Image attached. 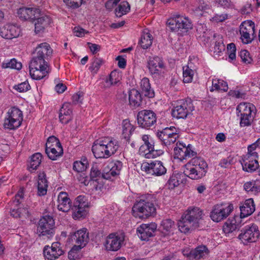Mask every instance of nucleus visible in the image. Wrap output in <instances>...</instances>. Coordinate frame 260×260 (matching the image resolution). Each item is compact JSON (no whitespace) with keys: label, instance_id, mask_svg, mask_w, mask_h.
Wrapping results in <instances>:
<instances>
[{"label":"nucleus","instance_id":"obj_14","mask_svg":"<svg viewBox=\"0 0 260 260\" xmlns=\"http://www.w3.org/2000/svg\"><path fill=\"white\" fill-rule=\"evenodd\" d=\"M124 240V236L122 234H110L106 239L105 248L109 251H116L121 247Z\"/></svg>","mask_w":260,"mask_h":260},{"label":"nucleus","instance_id":"obj_32","mask_svg":"<svg viewBox=\"0 0 260 260\" xmlns=\"http://www.w3.org/2000/svg\"><path fill=\"white\" fill-rule=\"evenodd\" d=\"M48 182L46 175L44 173H40L38 176V194L40 196H44L47 193Z\"/></svg>","mask_w":260,"mask_h":260},{"label":"nucleus","instance_id":"obj_59","mask_svg":"<svg viewBox=\"0 0 260 260\" xmlns=\"http://www.w3.org/2000/svg\"><path fill=\"white\" fill-rule=\"evenodd\" d=\"M72 114V106L70 103H64L60 109L59 115H71Z\"/></svg>","mask_w":260,"mask_h":260},{"label":"nucleus","instance_id":"obj_49","mask_svg":"<svg viewBox=\"0 0 260 260\" xmlns=\"http://www.w3.org/2000/svg\"><path fill=\"white\" fill-rule=\"evenodd\" d=\"M55 148L57 149H62L59 140L54 136H51L48 138L46 143L45 149Z\"/></svg>","mask_w":260,"mask_h":260},{"label":"nucleus","instance_id":"obj_52","mask_svg":"<svg viewBox=\"0 0 260 260\" xmlns=\"http://www.w3.org/2000/svg\"><path fill=\"white\" fill-rule=\"evenodd\" d=\"M71 209L73 211L72 216L75 219L83 218L87 214V210L85 208H81L72 206Z\"/></svg>","mask_w":260,"mask_h":260},{"label":"nucleus","instance_id":"obj_56","mask_svg":"<svg viewBox=\"0 0 260 260\" xmlns=\"http://www.w3.org/2000/svg\"><path fill=\"white\" fill-rule=\"evenodd\" d=\"M240 126L241 127H248L251 125L254 118V115L243 116L240 115Z\"/></svg>","mask_w":260,"mask_h":260},{"label":"nucleus","instance_id":"obj_36","mask_svg":"<svg viewBox=\"0 0 260 260\" xmlns=\"http://www.w3.org/2000/svg\"><path fill=\"white\" fill-rule=\"evenodd\" d=\"M153 38L152 35L149 32V31L145 30L143 31L140 44L144 49L148 48L152 45Z\"/></svg>","mask_w":260,"mask_h":260},{"label":"nucleus","instance_id":"obj_38","mask_svg":"<svg viewBox=\"0 0 260 260\" xmlns=\"http://www.w3.org/2000/svg\"><path fill=\"white\" fill-rule=\"evenodd\" d=\"M191 63L183 68V77L184 83H190L196 73V70L191 69Z\"/></svg>","mask_w":260,"mask_h":260},{"label":"nucleus","instance_id":"obj_53","mask_svg":"<svg viewBox=\"0 0 260 260\" xmlns=\"http://www.w3.org/2000/svg\"><path fill=\"white\" fill-rule=\"evenodd\" d=\"M2 68L4 69L10 68L16 70H20L22 68V64L20 62L13 58L10 60L4 61L2 63Z\"/></svg>","mask_w":260,"mask_h":260},{"label":"nucleus","instance_id":"obj_2","mask_svg":"<svg viewBox=\"0 0 260 260\" xmlns=\"http://www.w3.org/2000/svg\"><path fill=\"white\" fill-rule=\"evenodd\" d=\"M119 147L116 140L107 137L95 141L92 145V151L96 158H107L115 154Z\"/></svg>","mask_w":260,"mask_h":260},{"label":"nucleus","instance_id":"obj_61","mask_svg":"<svg viewBox=\"0 0 260 260\" xmlns=\"http://www.w3.org/2000/svg\"><path fill=\"white\" fill-rule=\"evenodd\" d=\"M241 59L246 63H250L252 61V58L250 56L249 53L247 50H241L239 54Z\"/></svg>","mask_w":260,"mask_h":260},{"label":"nucleus","instance_id":"obj_58","mask_svg":"<svg viewBox=\"0 0 260 260\" xmlns=\"http://www.w3.org/2000/svg\"><path fill=\"white\" fill-rule=\"evenodd\" d=\"M208 8V5L203 1H200L197 6L194 7L193 10L196 15L198 16H202L203 12Z\"/></svg>","mask_w":260,"mask_h":260},{"label":"nucleus","instance_id":"obj_15","mask_svg":"<svg viewBox=\"0 0 260 260\" xmlns=\"http://www.w3.org/2000/svg\"><path fill=\"white\" fill-rule=\"evenodd\" d=\"M157 137L166 146H169L176 142L179 134L175 127H166L157 133Z\"/></svg>","mask_w":260,"mask_h":260},{"label":"nucleus","instance_id":"obj_7","mask_svg":"<svg viewBox=\"0 0 260 260\" xmlns=\"http://www.w3.org/2000/svg\"><path fill=\"white\" fill-rule=\"evenodd\" d=\"M194 110L193 104L190 99L181 100L176 103L172 110L174 117L184 119Z\"/></svg>","mask_w":260,"mask_h":260},{"label":"nucleus","instance_id":"obj_13","mask_svg":"<svg viewBox=\"0 0 260 260\" xmlns=\"http://www.w3.org/2000/svg\"><path fill=\"white\" fill-rule=\"evenodd\" d=\"M54 221L50 216H44L41 218L37 228V233L39 236H47L48 238L54 234L53 227Z\"/></svg>","mask_w":260,"mask_h":260},{"label":"nucleus","instance_id":"obj_8","mask_svg":"<svg viewBox=\"0 0 260 260\" xmlns=\"http://www.w3.org/2000/svg\"><path fill=\"white\" fill-rule=\"evenodd\" d=\"M167 24L170 30L173 31H187L192 28L191 21L188 18L177 15L168 19Z\"/></svg>","mask_w":260,"mask_h":260},{"label":"nucleus","instance_id":"obj_48","mask_svg":"<svg viewBox=\"0 0 260 260\" xmlns=\"http://www.w3.org/2000/svg\"><path fill=\"white\" fill-rule=\"evenodd\" d=\"M45 152L48 157L52 160H56L63 154V149H57L55 148L45 149Z\"/></svg>","mask_w":260,"mask_h":260},{"label":"nucleus","instance_id":"obj_5","mask_svg":"<svg viewBox=\"0 0 260 260\" xmlns=\"http://www.w3.org/2000/svg\"><path fill=\"white\" fill-rule=\"evenodd\" d=\"M23 113L18 108L12 107L6 113L3 127L7 130H15L20 126L23 121Z\"/></svg>","mask_w":260,"mask_h":260},{"label":"nucleus","instance_id":"obj_57","mask_svg":"<svg viewBox=\"0 0 260 260\" xmlns=\"http://www.w3.org/2000/svg\"><path fill=\"white\" fill-rule=\"evenodd\" d=\"M179 176L180 175L177 174H173L172 176H170L167 184V186L169 189H174L175 187H177L179 185Z\"/></svg>","mask_w":260,"mask_h":260},{"label":"nucleus","instance_id":"obj_54","mask_svg":"<svg viewBox=\"0 0 260 260\" xmlns=\"http://www.w3.org/2000/svg\"><path fill=\"white\" fill-rule=\"evenodd\" d=\"M73 206L86 209L88 207L89 203L85 196L80 195L76 198Z\"/></svg>","mask_w":260,"mask_h":260},{"label":"nucleus","instance_id":"obj_3","mask_svg":"<svg viewBox=\"0 0 260 260\" xmlns=\"http://www.w3.org/2000/svg\"><path fill=\"white\" fill-rule=\"evenodd\" d=\"M208 165L201 157H194L184 166V175L191 179L198 180L205 176Z\"/></svg>","mask_w":260,"mask_h":260},{"label":"nucleus","instance_id":"obj_35","mask_svg":"<svg viewBox=\"0 0 260 260\" xmlns=\"http://www.w3.org/2000/svg\"><path fill=\"white\" fill-rule=\"evenodd\" d=\"M161 227L166 234H173L176 230V225L173 221L170 219H164L161 222Z\"/></svg>","mask_w":260,"mask_h":260},{"label":"nucleus","instance_id":"obj_44","mask_svg":"<svg viewBox=\"0 0 260 260\" xmlns=\"http://www.w3.org/2000/svg\"><path fill=\"white\" fill-rule=\"evenodd\" d=\"M104 61L102 58L94 57L93 59L90 66L89 67V70L93 76L98 73Z\"/></svg>","mask_w":260,"mask_h":260},{"label":"nucleus","instance_id":"obj_1","mask_svg":"<svg viewBox=\"0 0 260 260\" xmlns=\"http://www.w3.org/2000/svg\"><path fill=\"white\" fill-rule=\"evenodd\" d=\"M203 211L198 207H189L178 222L179 230L183 233H188L199 226L202 218Z\"/></svg>","mask_w":260,"mask_h":260},{"label":"nucleus","instance_id":"obj_19","mask_svg":"<svg viewBox=\"0 0 260 260\" xmlns=\"http://www.w3.org/2000/svg\"><path fill=\"white\" fill-rule=\"evenodd\" d=\"M70 240L73 244L77 246L79 249H82L85 246L89 240L87 230L83 228L77 231L70 236Z\"/></svg>","mask_w":260,"mask_h":260},{"label":"nucleus","instance_id":"obj_42","mask_svg":"<svg viewBox=\"0 0 260 260\" xmlns=\"http://www.w3.org/2000/svg\"><path fill=\"white\" fill-rule=\"evenodd\" d=\"M244 189L247 192L256 193L260 191V185L255 181H248L244 183Z\"/></svg>","mask_w":260,"mask_h":260},{"label":"nucleus","instance_id":"obj_28","mask_svg":"<svg viewBox=\"0 0 260 260\" xmlns=\"http://www.w3.org/2000/svg\"><path fill=\"white\" fill-rule=\"evenodd\" d=\"M50 72L49 67H29V74L35 80H40L47 76Z\"/></svg>","mask_w":260,"mask_h":260},{"label":"nucleus","instance_id":"obj_4","mask_svg":"<svg viewBox=\"0 0 260 260\" xmlns=\"http://www.w3.org/2000/svg\"><path fill=\"white\" fill-rule=\"evenodd\" d=\"M156 208L154 204L148 199L137 201L132 208L133 215L139 219H146L155 214Z\"/></svg>","mask_w":260,"mask_h":260},{"label":"nucleus","instance_id":"obj_21","mask_svg":"<svg viewBox=\"0 0 260 260\" xmlns=\"http://www.w3.org/2000/svg\"><path fill=\"white\" fill-rule=\"evenodd\" d=\"M157 225L155 223L142 224L137 229L138 236L142 240L146 241L154 235Z\"/></svg>","mask_w":260,"mask_h":260},{"label":"nucleus","instance_id":"obj_9","mask_svg":"<svg viewBox=\"0 0 260 260\" xmlns=\"http://www.w3.org/2000/svg\"><path fill=\"white\" fill-rule=\"evenodd\" d=\"M137 119L140 127L149 129L156 123V115L152 110H143L138 113Z\"/></svg>","mask_w":260,"mask_h":260},{"label":"nucleus","instance_id":"obj_29","mask_svg":"<svg viewBox=\"0 0 260 260\" xmlns=\"http://www.w3.org/2000/svg\"><path fill=\"white\" fill-rule=\"evenodd\" d=\"M237 110L240 115L243 116L255 115V107L251 103H240L237 107Z\"/></svg>","mask_w":260,"mask_h":260},{"label":"nucleus","instance_id":"obj_46","mask_svg":"<svg viewBox=\"0 0 260 260\" xmlns=\"http://www.w3.org/2000/svg\"><path fill=\"white\" fill-rule=\"evenodd\" d=\"M142 140L144 142V144L142 145L139 148V152H143V150L145 147L149 149H151L152 151V149H155L154 143L153 140L150 138V136L147 135H144L142 136Z\"/></svg>","mask_w":260,"mask_h":260},{"label":"nucleus","instance_id":"obj_50","mask_svg":"<svg viewBox=\"0 0 260 260\" xmlns=\"http://www.w3.org/2000/svg\"><path fill=\"white\" fill-rule=\"evenodd\" d=\"M238 228V224L236 220H232L231 221H227L223 226V231L225 234L232 233Z\"/></svg>","mask_w":260,"mask_h":260},{"label":"nucleus","instance_id":"obj_62","mask_svg":"<svg viewBox=\"0 0 260 260\" xmlns=\"http://www.w3.org/2000/svg\"><path fill=\"white\" fill-rule=\"evenodd\" d=\"M81 249H79L77 246L74 245L71 250L69 252L68 257L70 260H75L78 256L77 252Z\"/></svg>","mask_w":260,"mask_h":260},{"label":"nucleus","instance_id":"obj_37","mask_svg":"<svg viewBox=\"0 0 260 260\" xmlns=\"http://www.w3.org/2000/svg\"><path fill=\"white\" fill-rule=\"evenodd\" d=\"M120 79L121 77L120 74L116 71H113L111 72L109 77L106 78L105 87L109 88L111 86L116 85L120 81Z\"/></svg>","mask_w":260,"mask_h":260},{"label":"nucleus","instance_id":"obj_55","mask_svg":"<svg viewBox=\"0 0 260 260\" xmlns=\"http://www.w3.org/2000/svg\"><path fill=\"white\" fill-rule=\"evenodd\" d=\"M42 155L40 153H36L31 156L30 161V168L35 170L37 169L41 162Z\"/></svg>","mask_w":260,"mask_h":260},{"label":"nucleus","instance_id":"obj_20","mask_svg":"<svg viewBox=\"0 0 260 260\" xmlns=\"http://www.w3.org/2000/svg\"><path fill=\"white\" fill-rule=\"evenodd\" d=\"M43 253L45 258L48 260H55L63 254V251L59 243L54 242L52 244L51 246H45Z\"/></svg>","mask_w":260,"mask_h":260},{"label":"nucleus","instance_id":"obj_64","mask_svg":"<svg viewBox=\"0 0 260 260\" xmlns=\"http://www.w3.org/2000/svg\"><path fill=\"white\" fill-rule=\"evenodd\" d=\"M75 36L78 37H82L85 34H88V31L80 26H75L73 29Z\"/></svg>","mask_w":260,"mask_h":260},{"label":"nucleus","instance_id":"obj_24","mask_svg":"<svg viewBox=\"0 0 260 260\" xmlns=\"http://www.w3.org/2000/svg\"><path fill=\"white\" fill-rule=\"evenodd\" d=\"M52 52L53 50L50 45L44 42L38 45L33 53L48 61Z\"/></svg>","mask_w":260,"mask_h":260},{"label":"nucleus","instance_id":"obj_34","mask_svg":"<svg viewBox=\"0 0 260 260\" xmlns=\"http://www.w3.org/2000/svg\"><path fill=\"white\" fill-rule=\"evenodd\" d=\"M29 67L39 68L49 67L48 61L33 53L32 58L29 62Z\"/></svg>","mask_w":260,"mask_h":260},{"label":"nucleus","instance_id":"obj_23","mask_svg":"<svg viewBox=\"0 0 260 260\" xmlns=\"http://www.w3.org/2000/svg\"><path fill=\"white\" fill-rule=\"evenodd\" d=\"M40 10L37 8H20L18 10V16L22 20L35 19L40 15Z\"/></svg>","mask_w":260,"mask_h":260},{"label":"nucleus","instance_id":"obj_16","mask_svg":"<svg viewBox=\"0 0 260 260\" xmlns=\"http://www.w3.org/2000/svg\"><path fill=\"white\" fill-rule=\"evenodd\" d=\"M239 31L242 42L250 43L253 40L251 36L254 33V23L251 20L245 21L241 24Z\"/></svg>","mask_w":260,"mask_h":260},{"label":"nucleus","instance_id":"obj_41","mask_svg":"<svg viewBox=\"0 0 260 260\" xmlns=\"http://www.w3.org/2000/svg\"><path fill=\"white\" fill-rule=\"evenodd\" d=\"M242 166L243 170L247 172H251L255 171L258 167V161H251L247 159H242L240 160Z\"/></svg>","mask_w":260,"mask_h":260},{"label":"nucleus","instance_id":"obj_40","mask_svg":"<svg viewBox=\"0 0 260 260\" xmlns=\"http://www.w3.org/2000/svg\"><path fill=\"white\" fill-rule=\"evenodd\" d=\"M10 214L15 218H26L28 216L29 212L27 208L20 207L12 209Z\"/></svg>","mask_w":260,"mask_h":260},{"label":"nucleus","instance_id":"obj_47","mask_svg":"<svg viewBox=\"0 0 260 260\" xmlns=\"http://www.w3.org/2000/svg\"><path fill=\"white\" fill-rule=\"evenodd\" d=\"M130 10V5L127 2H121L115 9V14L117 17H120L126 14Z\"/></svg>","mask_w":260,"mask_h":260},{"label":"nucleus","instance_id":"obj_63","mask_svg":"<svg viewBox=\"0 0 260 260\" xmlns=\"http://www.w3.org/2000/svg\"><path fill=\"white\" fill-rule=\"evenodd\" d=\"M63 1L69 7L73 8L79 7L82 2V0H63Z\"/></svg>","mask_w":260,"mask_h":260},{"label":"nucleus","instance_id":"obj_6","mask_svg":"<svg viewBox=\"0 0 260 260\" xmlns=\"http://www.w3.org/2000/svg\"><path fill=\"white\" fill-rule=\"evenodd\" d=\"M259 237V231L257 225L251 223L245 225L238 236L239 240L244 244L255 242Z\"/></svg>","mask_w":260,"mask_h":260},{"label":"nucleus","instance_id":"obj_17","mask_svg":"<svg viewBox=\"0 0 260 260\" xmlns=\"http://www.w3.org/2000/svg\"><path fill=\"white\" fill-rule=\"evenodd\" d=\"M174 151L175 157L181 160L194 156L197 154L190 145L186 146L185 144L180 142L176 143Z\"/></svg>","mask_w":260,"mask_h":260},{"label":"nucleus","instance_id":"obj_12","mask_svg":"<svg viewBox=\"0 0 260 260\" xmlns=\"http://www.w3.org/2000/svg\"><path fill=\"white\" fill-rule=\"evenodd\" d=\"M148 68L150 74L153 78H159L162 76L166 71V67L162 59L155 56L149 59Z\"/></svg>","mask_w":260,"mask_h":260},{"label":"nucleus","instance_id":"obj_60","mask_svg":"<svg viewBox=\"0 0 260 260\" xmlns=\"http://www.w3.org/2000/svg\"><path fill=\"white\" fill-rule=\"evenodd\" d=\"M13 88L20 92H24L28 91L30 88V86L28 82L25 81L18 85H16Z\"/></svg>","mask_w":260,"mask_h":260},{"label":"nucleus","instance_id":"obj_30","mask_svg":"<svg viewBox=\"0 0 260 260\" xmlns=\"http://www.w3.org/2000/svg\"><path fill=\"white\" fill-rule=\"evenodd\" d=\"M129 105L135 108L140 106L142 103V96L140 92L136 89H132L129 91Z\"/></svg>","mask_w":260,"mask_h":260},{"label":"nucleus","instance_id":"obj_26","mask_svg":"<svg viewBox=\"0 0 260 260\" xmlns=\"http://www.w3.org/2000/svg\"><path fill=\"white\" fill-rule=\"evenodd\" d=\"M240 208L241 218H244L251 215L255 210L253 200L251 198L246 200Z\"/></svg>","mask_w":260,"mask_h":260},{"label":"nucleus","instance_id":"obj_45","mask_svg":"<svg viewBox=\"0 0 260 260\" xmlns=\"http://www.w3.org/2000/svg\"><path fill=\"white\" fill-rule=\"evenodd\" d=\"M134 127L127 119L122 122V135L125 139L128 138L134 131Z\"/></svg>","mask_w":260,"mask_h":260},{"label":"nucleus","instance_id":"obj_27","mask_svg":"<svg viewBox=\"0 0 260 260\" xmlns=\"http://www.w3.org/2000/svg\"><path fill=\"white\" fill-rule=\"evenodd\" d=\"M40 15L35 18L36 21L35 23V31L38 34L43 31L51 22V19L47 15Z\"/></svg>","mask_w":260,"mask_h":260},{"label":"nucleus","instance_id":"obj_51","mask_svg":"<svg viewBox=\"0 0 260 260\" xmlns=\"http://www.w3.org/2000/svg\"><path fill=\"white\" fill-rule=\"evenodd\" d=\"M87 159L82 158L81 160H77L74 162L73 170L77 172H82L87 169Z\"/></svg>","mask_w":260,"mask_h":260},{"label":"nucleus","instance_id":"obj_43","mask_svg":"<svg viewBox=\"0 0 260 260\" xmlns=\"http://www.w3.org/2000/svg\"><path fill=\"white\" fill-rule=\"evenodd\" d=\"M228 89V84L226 82L220 79H215L212 80V88L211 91L214 90H220L226 91Z\"/></svg>","mask_w":260,"mask_h":260},{"label":"nucleus","instance_id":"obj_10","mask_svg":"<svg viewBox=\"0 0 260 260\" xmlns=\"http://www.w3.org/2000/svg\"><path fill=\"white\" fill-rule=\"evenodd\" d=\"M141 170L146 174L154 176L164 175L167 169L160 161L155 160L150 162H145L141 165Z\"/></svg>","mask_w":260,"mask_h":260},{"label":"nucleus","instance_id":"obj_39","mask_svg":"<svg viewBox=\"0 0 260 260\" xmlns=\"http://www.w3.org/2000/svg\"><path fill=\"white\" fill-rule=\"evenodd\" d=\"M139 152L140 155L146 158H153L162 155L164 151L162 150L156 149H152L151 151V149L145 147L142 153L141 152Z\"/></svg>","mask_w":260,"mask_h":260},{"label":"nucleus","instance_id":"obj_11","mask_svg":"<svg viewBox=\"0 0 260 260\" xmlns=\"http://www.w3.org/2000/svg\"><path fill=\"white\" fill-rule=\"evenodd\" d=\"M233 210L232 204H217L214 206L210 213L211 219L218 222L226 218Z\"/></svg>","mask_w":260,"mask_h":260},{"label":"nucleus","instance_id":"obj_25","mask_svg":"<svg viewBox=\"0 0 260 260\" xmlns=\"http://www.w3.org/2000/svg\"><path fill=\"white\" fill-rule=\"evenodd\" d=\"M57 208L58 210L63 212L69 211L72 206V203L70 199L69 198L68 193L66 192H60L57 198Z\"/></svg>","mask_w":260,"mask_h":260},{"label":"nucleus","instance_id":"obj_31","mask_svg":"<svg viewBox=\"0 0 260 260\" xmlns=\"http://www.w3.org/2000/svg\"><path fill=\"white\" fill-rule=\"evenodd\" d=\"M208 249L205 246L201 245L191 250L188 256L190 258L200 259L208 255Z\"/></svg>","mask_w":260,"mask_h":260},{"label":"nucleus","instance_id":"obj_22","mask_svg":"<svg viewBox=\"0 0 260 260\" xmlns=\"http://www.w3.org/2000/svg\"><path fill=\"white\" fill-rule=\"evenodd\" d=\"M20 34V27L14 24H7L0 27V36L6 39L17 38Z\"/></svg>","mask_w":260,"mask_h":260},{"label":"nucleus","instance_id":"obj_18","mask_svg":"<svg viewBox=\"0 0 260 260\" xmlns=\"http://www.w3.org/2000/svg\"><path fill=\"white\" fill-rule=\"evenodd\" d=\"M122 168V163L119 160H115L110 162L105 168L102 174V177L105 179H112L119 175Z\"/></svg>","mask_w":260,"mask_h":260},{"label":"nucleus","instance_id":"obj_33","mask_svg":"<svg viewBox=\"0 0 260 260\" xmlns=\"http://www.w3.org/2000/svg\"><path fill=\"white\" fill-rule=\"evenodd\" d=\"M140 87L142 93L149 98L154 96V92L151 88L149 80L147 78H143L140 82Z\"/></svg>","mask_w":260,"mask_h":260}]
</instances>
